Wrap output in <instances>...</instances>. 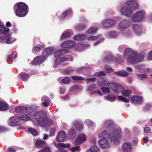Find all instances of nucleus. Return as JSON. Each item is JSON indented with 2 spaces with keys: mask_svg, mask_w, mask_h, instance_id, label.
<instances>
[{
  "mask_svg": "<svg viewBox=\"0 0 152 152\" xmlns=\"http://www.w3.org/2000/svg\"><path fill=\"white\" fill-rule=\"evenodd\" d=\"M124 58L128 63L135 64L140 62L144 59V57L143 55L139 54L137 51L131 48H127L125 50Z\"/></svg>",
  "mask_w": 152,
  "mask_h": 152,
  "instance_id": "f257e3e1",
  "label": "nucleus"
},
{
  "mask_svg": "<svg viewBox=\"0 0 152 152\" xmlns=\"http://www.w3.org/2000/svg\"><path fill=\"white\" fill-rule=\"evenodd\" d=\"M112 134L107 130H104L99 134L100 137L108 138L111 142L115 144H117L119 143V139L120 137L121 131L119 129H113Z\"/></svg>",
  "mask_w": 152,
  "mask_h": 152,
  "instance_id": "f03ea898",
  "label": "nucleus"
},
{
  "mask_svg": "<svg viewBox=\"0 0 152 152\" xmlns=\"http://www.w3.org/2000/svg\"><path fill=\"white\" fill-rule=\"evenodd\" d=\"M34 117L38 124L40 126L47 127L52 124V121L48 118L47 113L44 111L35 113Z\"/></svg>",
  "mask_w": 152,
  "mask_h": 152,
  "instance_id": "7ed1b4c3",
  "label": "nucleus"
},
{
  "mask_svg": "<svg viewBox=\"0 0 152 152\" xmlns=\"http://www.w3.org/2000/svg\"><path fill=\"white\" fill-rule=\"evenodd\" d=\"M131 8L133 9H138L137 1L136 0H131L128 1L126 6L123 7L121 9V13L124 15L127 16H130L133 13Z\"/></svg>",
  "mask_w": 152,
  "mask_h": 152,
  "instance_id": "20e7f679",
  "label": "nucleus"
},
{
  "mask_svg": "<svg viewBox=\"0 0 152 152\" xmlns=\"http://www.w3.org/2000/svg\"><path fill=\"white\" fill-rule=\"evenodd\" d=\"M17 9L15 10V6H14V12L16 15L18 17H21L25 16L28 11V6L25 3L20 2L17 5Z\"/></svg>",
  "mask_w": 152,
  "mask_h": 152,
  "instance_id": "39448f33",
  "label": "nucleus"
},
{
  "mask_svg": "<svg viewBox=\"0 0 152 152\" xmlns=\"http://www.w3.org/2000/svg\"><path fill=\"white\" fill-rule=\"evenodd\" d=\"M83 128V126L80 124L77 121H73L72 124V128L69 131L68 137L70 139H74L76 136V131H80Z\"/></svg>",
  "mask_w": 152,
  "mask_h": 152,
  "instance_id": "423d86ee",
  "label": "nucleus"
},
{
  "mask_svg": "<svg viewBox=\"0 0 152 152\" xmlns=\"http://www.w3.org/2000/svg\"><path fill=\"white\" fill-rule=\"evenodd\" d=\"M107 85L109 88H111L114 91L113 94L114 95L119 94L120 92L122 89V86L115 82H107Z\"/></svg>",
  "mask_w": 152,
  "mask_h": 152,
  "instance_id": "0eeeda50",
  "label": "nucleus"
},
{
  "mask_svg": "<svg viewBox=\"0 0 152 152\" xmlns=\"http://www.w3.org/2000/svg\"><path fill=\"white\" fill-rule=\"evenodd\" d=\"M145 14L144 10H140L137 12L133 15L132 20L134 22H141Z\"/></svg>",
  "mask_w": 152,
  "mask_h": 152,
  "instance_id": "6e6552de",
  "label": "nucleus"
},
{
  "mask_svg": "<svg viewBox=\"0 0 152 152\" xmlns=\"http://www.w3.org/2000/svg\"><path fill=\"white\" fill-rule=\"evenodd\" d=\"M53 143L56 147L61 151L59 152H68L66 150H64V148H68L70 147L69 143L66 144L64 143H57L54 141H53Z\"/></svg>",
  "mask_w": 152,
  "mask_h": 152,
  "instance_id": "1a4fd4ad",
  "label": "nucleus"
},
{
  "mask_svg": "<svg viewBox=\"0 0 152 152\" xmlns=\"http://www.w3.org/2000/svg\"><path fill=\"white\" fill-rule=\"evenodd\" d=\"M115 22L113 20L108 19L103 20L101 23L102 26L105 28H109L114 26Z\"/></svg>",
  "mask_w": 152,
  "mask_h": 152,
  "instance_id": "9d476101",
  "label": "nucleus"
},
{
  "mask_svg": "<svg viewBox=\"0 0 152 152\" xmlns=\"http://www.w3.org/2000/svg\"><path fill=\"white\" fill-rule=\"evenodd\" d=\"M31 111V109L29 108V111H27V112H26L23 113L21 117L19 116L20 120L26 121L30 120V118L29 115H30L32 113Z\"/></svg>",
  "mask_w": 152,
  "mask_h": 152,
  "instance_id": "9b49d317",
  "label": "nucleus"
},
{
  "mask_svg": "<svg viewBox=\"0 0 152 152\" xmlns=\"http://www.w3.org/2000/svg\"><path fill=\"white\" fill-rule=\"evenodd\" d=\"M131 24V23L129 20H123L120 22L118 24V27L121 29H125L129 27Z\"/></svg>",
  "mask_w": 152,
  "mask_h": 152,
  "instance_id": "f8f14e48",
  "label": "nucleus"
},
{
  "mask_svg": "<svg viewBox=\"0 0 152 152\" xmlns=\"http://www.w3.org/2000/svg\"><path fill=\"white\" fill-rule=\"evenodd\" d=\"M46 59V57L44 56H39L37 57L32 61V65H37L41 64L45 61Z\"/></svg>",
  "mask_w": 152,
  "mask_h": 152,
  "instance_id": "ddd939ff",
  "label": "nucleus"
},
{
  "mask_svg": "<svg viewBox=\"0 0 152 152\" xmlns=\"http://www.w3.org/2000/svg\"><path fill=\"white\" fill-rule=\"evenodd\" d=\"M66 137L65 132L61 131L58 132L56 137V140L59 142H63L65 140Z\"/></svg>",
  "mask_w": 152,
  "mask_h": 152,
  "instance_id": "4468645a",
  "label": "nucleus"
},
{
  "mask_svg": "<svg viewBox=\"0 0 152 152\" xmlns=\"http://www.w3.org/2000/svg\"><path fill=\"white\" fill-rule=\"evenodd\" d=\"M99 143L101 147L103 149H106L110 147L109 143L105 138L100 140L99 142Z\"/></svg>",
  "mask_w": 152,
  "mask_h": 152,
  "instance_id": "2eb2a0df",
  "label": "nucleus"
},
{
  "mask_svg": "<svg viewBox=\"0 0 152 152\" xmlns=\"http://www.w3.org/2000/svg\"><path fill=\"white\" fill-rule=\"evenodd\" d=\"M75 42L73 41L68 40L62 43L61 45L62 48H71L75 46Z\"/></svg>",
  "mask_w": 152,
  "mask_h": 152,
  "instance_id": "dca6fc26",
  "label": "nucleus"
},
{
  "mask_svg": "<svg viewBox=\"0 0 152 152\" xmlns=\"http://www.w3.org/2000/svg\"><path fill=\"white\" fill-rule=\"evenodd\" d=\"M86 139V136L84 134H80L77 137L75 142L76 145L85 142Z\"/></svg>",
  "mask_w": 152,
  "mask_h": 152,
  "instance_id": "f3484780",
  "label": "nucleus"
},
{
  "mask_svg": "<svg viewBox=\"0 0 152 152\" xmlns=\"http://www.w3.org/2000/svg\"><path fill=\"white\" fill-rule=\"evenodd\" d=\"M4 39L5 40V42L7 44H10L12 43L14 41L16 40V39L14 38L7 35L4 37H1L0 38V41L3 42V40Z\"/></svg>",
  "mask_w": 152,
  "mask_h": 152,
  "instance_id": "a211bd4d",
  "label": "nucleus"
},
{
  "mask_svg": "<svg viewBox=\"0 0 152 152\" xmlns=\"http://www.w3.org/2000/svg\"><path fill=\"white\" fill-rule=\"evenodd\" d=\"M131 101L132 103L134 104H139L141 103L142 101V99L140 96H135L132 97Z\"/></svg>",
  "mask_w": 152,
  "mask_h": 152,
  "instance_id": "6ab92c4d",
  "label": "nucleus"
},
{
  "mask_svg": "<svg viewBox=\"0 0 152 152\" xmlns=\"http://www.w3.org/2000/svg\"><path fill=\"white\" fill-rule=\"evenodd\" d=\"M132 29L134 33L137 35H140L142 33L141 26L137 24H133L132 25Z\"/></svg>",
  "mask_w": 152,
  "mask_h": 152,
  "instance_id": "aec40b11",
  "label": "nucleus"
},
{
  "mask_svg": "<svg viewBox=\"0 0 152 152\" xmlns=\"http://www.w3.org/2000/svg\"><path fill=\"white\" fill-rule=\"evenodd\" d=\"M20 121L19 116L11 117L9 119V125L11 126H14L17 125V123Z\"/></svg>",
  "mask_w": 152,
  "mask_h": 152,
  "instance_id": "412c9836",
  "label": "nucleus"
},
{
  "mask_svg": "<svg viewBox=\"0 0 152 152\" xmlns=\"http://www.w3.org/2000/svg\"><path fill=\"white\" fill-rule=\"evenodd\" d=\"M124 152H132V147L129 142H124L122 145Z\"/></svg>",
  "mask_w": 152,
  "mask_h": 152,
  "instance_id": "4be33fe9",
  "label": "nucleus"
},
{
  "mask_svg": "<svg viewBox=\"0 0 152 152\" xmlns=\"http://www.w3.org/2000/svg\"><path fill=\"white\" fill-rule=\"evenodd\" d=\"M16 112L20 113H23L26 112H27L29 111V108L23 106H19L15 108Z\"/></svg>",
  "mask_w": 152,
  "mask_h": 152,
  "instance_id": "5701e85b",
  "label": "nucleus"
},
{
  "mask_svg": "<svg viewBox=\"0 0 152 152\" xmlns=\"http://www.w3.org/2000/svg\"><path fill=\"white\" fill-rule=\"evenodd\" d=\"M68 52V50L66 49H63L58 50L56 51L54 53V56L56 57H58L64 54L67 53Z\"/></svg>",
  "mask_w": 152,
  "mask_h": 152,
  "instance_id": "b1692460",
  "label": "nucleus"
},
{
  "mask_svg": "<svg viewBox=\"0 0 152 152\" xmlns=\"http://www.w3.org/2000/svg\"><path fill=\"white\" fill-rule=\"evenodd\" d=\"M119 32L117 31H111L108 32L106 34V37L108 38H115L119 36Z\"/></svg>",
  "mask_w": 152,
  "mask_h": 152,
  "instance_id": "393cba45",
  "label": "nucleus"
},
{
  "mask_svg": "<svg viewBox=\"0 0 152 152\" xmlns=\"http://www.w3.org/2000/svg\"><path fill=\"white\" fill-rule=\"evenodd\" d=\"M54 50V49L50 48H46L43 50L42 54L45 57L53 53Z\"/></svg>",
  "mask_w": 152,
  "mask_h": 152,
  "instance_id": "a878e982",
  "label": "nucleus"
},
{
  "mask_svg": "<svg viewBox=\"0 0 152 152\" xmlns=\"http://www.w3.org/2000/svg\"><path fill=\"white\" fill-rule=\"evenodd\" d=\"M89 46L90 45L89 44H86L80 43L77 44L76 49L77 50L80 51L88 48Z\"/></svg>",
  "mask_w": 152,
  "mask_h": 152,
  "instance_id": "bb28decb",
  "label": "nucleus"
},
{
  "mask_svg": "<svg viewBox=\"0 0 152 152\" xmlns=\"http://www.w3.org/2000/svg\"><path fill=\"white\" fill-rule=\"evenodd\" d=\"M113 73L118 76L124 77H127L129 75V73L124 70L114 72Z\"/></svg>",
  "mask_w": 152,
  "mask_h": 152,
  "instance_id": "cd10ccee",
  "label": "nucleus"
},
{
  "mask_svg": "<svg viewBox=\"0 0 152 152\" xmlns=\"http://www.w3.org/2000/svg\"><path fill=\"white\" fill-rule=\"evenodd\" d=\"M41 100L45 106H48L50 105V101L49 98L46 96H43L41 98Z\"/></svg>",
  "mask_w": 152,
  "mask_h": 152,
  "instance_id": "c85d7f7f",
  "label": "nucleus"
},
{
  "mask_svg": "<svg viewBox=\"0 0 152 152\" xmlns=\"http://www.w3.org/2000/svg\"><path fill=\"white\" fill-rule=\"evenodd\" d=\"M104 128H108L109 129L113 127V123L111 120H107L104 122Z\"/></svg>",
  "mask_w": 152,
  "mask_h": 152,
  "instance_id": "c756f323",
  "label": "nucleus"
},
{
  "mask_svg": "<svg viewBox=\"0 0 152 152\" xmlns=\"http://www.w3.org/2000/svg\"><path fill=\"white\" fill-rule=\"evenodd\" d=\"M86 36L84 34H79L75 36L74 39L76 41L83 40L86 39Z\"/></svg>",
  "mask_w": 152,
  "mask_h": 152,
  "instance_id": "7c9ffc66",
  "label": "nucleus"
},
{
  "mask_svg": "<svg viewBox=\"0 0 152 152\" xmlns=\"http://www.w3.org/2000/svg\"><path fill=\"white\" fill-rule=\"evenodd\" d=\"M136 68L138 69V70L140 72H141L142 70H143V71L146 72H148L150 69L149 68H147L146 67H144V66L142 65H138L136 66Z\"/></svg>",
  "mask_w": 152,
  "mask_h": 152,
  "instance_id": "2f4dec72",
  "label": "nucleus"
},
{
  "mask_svg": "<svg viewBox=\"0 0 152 152\" xmlns=\"http://www.w3.org/2000/svg\"><path fill=\"white\" fill-rule=\"evenodd\" d=\"M108 81V79L106 78H101L99 80V84L100 86L102 87V86H105L106 84H107Z\"/></svg>",
  "mask_w": 152,
  "mask_h": 152,
  "instance_id": "473e14b6",
  "label": "nucleus"
},
{
  "mask_svg": "<svg viewBox=\"0 0 152 152\" xmlns=\"http://www.w3.org/2000/svg\"><path fill=\"white\" fill-rule=\"evenodd\" d=\"M45 142L42 140H37L36 143V146L37 148H42L45 145Z\"/></svg>",
  "mask_w": 152,
  "mask_h": 152,
  "instance_id": "72a5a7b5",
  "label": "nucleus"
},
{
  "mask_svg": "<svg viewBox=\"0 0 152 152\" xmlns=\"http://www.w3.org/2000/svg\"><path fill=\"white\" fill-rule=\"evenodd\" d=\"M97 29L96 27H91L86 31V33L87 34H94L96 32Z\"/></svg>",
  "mask_w": 152,
  "mask_h": 152,
  "instance_id": "f704fd0d",
  "label": "nucleus"
},
{
  "mask_svg": "<svg viewBox=\"0 0 152 152\" xmlns=\"http://www.w3.org/2000/svg\"><path fill=\"white\" fill-rule=\"evenodd\" d=\"M114 57L112 55H110L104 58L103 61L104 62H112L114 61Z\"/></svg>",
  "mask_w": 152,
  "mask_h": 152,
  "instance_id": "c9c22d12",
  "label": "nucleus"
},
{
  "mask_svg": "<svg viewBox=\"0 0 152 152\" xmlns=\"http://www.w3.org/2000/svg\"><path fill=\"white\" fill-rule=\"evenodd\" d=\"M116 96L110 94L104 97L105 99L111 102L115 101L116 100Z\"/></svg>",
  "mask_w": 152,
  "mask_h": 152,
  "instance_id": "e433bc0d",
  "label": "nucleus"
},
{
  "mask_svg": "<svg viewBox=\"0 0 152 152\" xmlns=\"http://www.w3.org/2000/svg\"><path fill=\"white\" fill-rule=\"evenodd\" d=\"M121 92L122 95L124 96L128 97L129 96L131 92L130 91L128 90H125L124 88L122 87V89L120 92V93Z\"/></svg>",
  "mask_w": 152,
  "mask_h": 152,
  "instance_id": "4c0bfd02",
  "label": "nucleus"
},
{
  "mask_svg": "<svg viewBox=\"0 0 152 152\" xmlns=\"http://www.w3.org/2000/svg\"><path fill=\"white\" fill-rule=\"evenodd\" d=\"M8 108V105L7 104L0 101V110H6Z\"/></svg>",
  "mask_w": 152,
  "mask_h": 152,
  "instance_id": "58836bf2",
  "label": "nucleus"
},
{
  "mask_svg": "<svg viewBox=\"0 0 152 152\" xmlns=\"http://www.w3.org/2000/svg\"><path fill=\"white\" fill-rule=\"evenodd\" d=\"M68 59L66 57H61L57 58L55 61V64H60L63 62L64 61H66Z\"/></svg>",
  "mask_w": 152,
  "mask_h": 152,
  "instance_id": "ea45409f",
  "label": "nucleus"
},
{
  "mask_svg": "<svg viewBox=\"0 0 152 152\" xmlns=\"http://www.w3.org/2000/svg\"><path fill=\"white\" fill-rule=\"evenodd\" d=\"M99 150V149L97 146L93 145L91 147L90 149L88 150L87 152H97Z\"/></svg>",
  "mask_w": 152,
  "mask_h": 152,
  "instance_id": "a19ab883",
  "label": "nucleus"
},
{
  "mask_svg": "<svg viewBox=\"0 0 152 152\" xmlns=\"http://www.w3.org/2000/svg\"><path fill=\"white\" fill-rule=\"evenodd\" d=\"M102 35L100 34L97 36H91L88 37L87 38V40L89 41H93L101 37Z\"/></svg>",
  "mask_w": 152,
  "mask_h": 152,
  "instance_id": "79ce46f5",
  "label": "nucleus"
},
{
  "mask_svg": "<svg viewBox=\"0 0 152 152\" xmlns=\"http://www.w3.org/2000/svg\"><path fill=\"white\" fill-rule=\"evenodd\" d=\"M9 29L5 26H2L0 27V33L1 34H7L9 31Z\"/></svg>",
  "mask_w": 152,
  "mask_h": 152,
  "instance_id": "37998d69",
  "label": "nucleus"
},
{
  "mask_svg": "<svg viewBox=\"0 0 152 152\" xmlns=\"http://www.w3.org/2000/svg\"><path fill=\"white\" fill-rule=\"evenodd\" d=\"M21 78L23 81H26L28 79L29 75L24 72H22L20 74Z\"/></svg>",
  "mask_w": 152,
  "mask_h": 152,
  "instance_id": "c03bdc74",
  "label": "nucleus"
},
{
  "mask_svg": "<svg viewBox=\"0 0 152 152\" xmlns=\"http://www.w3.org/2000/svg\"><path fill=\"white\" fill-rule=\"evenodd\" d=\"M85 124L88 127H92L94 126V123L90 119H86L84 121Z\"/></svg>",
  "mask_w": 152,
  "mask_h": 152,
  "instance_id": "a18cd8bd",
  "label": "nucleus"
},
{
  "mask_svg": "<svg viewBox=\"0 0 152 152\" xmlns=\"http://www.w3.org/2000/svg\"><path fill=\"white\" fill-rule=\"evenodd\" d=\"M72 34L68 32H66L63 33L62 35L61 38V39H64L65 38L71 36Z\"/></svg>",
  "mask_w": 152,
  "mask_h": 152,
  "instance_id": "49530a36",
  "label": "nucleus"
},
{
  "mask_svg": "<svg viewBox=\"0 0 152 152\" xmlns=\"http://www.w3.org/2000/svg\"><path fill=\"white\" fill-rule=\"evenodd\" d=\"M72 11L71 9H69L67 11L65 12L62 15V17L63 18H65L66 15L69 16L72 14Z\"/></svg>",
  "mask_w": 152,
  "mask_h": 152,
  "instance_id": "de8ad7c7",
  "label": "nucleus"
},
{
  "mask_svg": "<svg viewBox=\"0 0 152 152\" xmlns=\"http://www.w3.org/2000/svg\"><path fill=\"white\" fill-rule=\"evenodd\" d=\"M116 62L118 64H121L123 61V60L120 55H118L115 59Z\"/></svg>",
  "mask_w": 152,
  "mask_h": 152,
  "instance_id": "09e8293b",
  "label": "nucleus"
},
{
  "mask_svg": "<svg viewBox=\"0 0 152 152\" xmlns=\"http://www.w3.org/2000/svg\"><path fill=\"white\" fill-rule=\"evenodd\" d=\"M106 75V73L104 71H102L99 72L97 74V72H95L92 76H94L96 75L98 77H100L101 76H105Z\"/></svg>",
  "mask_w": 152,
  "mask_h": 152,
  "instance_id": "8fccbe9b",
  "label": "nucleus"
},
{
  "mask_svg": "<svg viewBox=\"0 0 152 152\" xmlns=\"http://www.w3.org/2000/svg\"><path fill=\"white\" fill-rule=\"evenodd\" d=\"M28 131L31 133L32 135L34 136H36L37 134V133L36 131L34 129L31 128H30L28 129Z\"/></svg>",
  "mask_w": 152,
  "mask_h": 152,
  "instance_id": "3c124183",
  "label": "nucleus"
},
{
  "mask_svg": "<svg viewBox=\"0 0 152 152\" xmlns=\"http://www.w3.org/2000/svg\"><path fill=\"white\" fill-rule=\"evenodd\" d=\"M118 97L119 99L121 101H123L126 103H128L129 102V99L122 96H118Z\"/></svg>",
  "mask_w": 152,
  "mask_h": 152,
  "instance_id": "603ef678",
  "label": "nucleus"
},
{
  "mask_svg": "<svg viewBox=\"0 0 152 152\" xmlns=\"http://www.w3.org/2000/svg\"><path fill=\"white\" fill-rule=\"evenodd\" d=\"M104 70L107 73H110L113 71V70L109 66L107 65L105 66Z\"/></svg>",
  "mask_w": 152,
  "mask_h": 152,
  "instance_id": "864d4df0",
  "label": "nucleus"
},
{
  "mask_svg": "<svg viewBox=\"0 0 152 152\" xmlns=\"http://www.w3.org/2000/svg\"><path fill=\"white\" fill-rule=\"evenodd\" d=\"M101 89L103 92L106 94H108L110 92L109 88L106 87H102Z\"/></svg>",
  "mask_w": 152,
  "mask_h": 152,
  "instance_id": "5fc2aeb1",
  "label": "nucleus"
},
{
  "mask_svg": "<svg viewBox=\"0 0 152 152\" xmlns=\"http://www.w3.org/2000/svg\"><path fill=\"white\" fill-rule=\"evenodd\" d=\"M71 77L73 80H83L85 79L84 78L81 76H72Z\"/></svg>",
  "mask_w": 152,
  "mask_h": 152,
  "instance_id": "6e6d98bb",
  "label": "nucleus"
},
{
  "mask_svg": "<svg viewBox=\"0 0 152 152\" xmlns=\"http://www.w3.org/2000/svg\"><path fill=\"white\" fill-rule=\"evenodd\" d=\"M74 70L75 69L74 68H72L64 71L63 73L64 74L68 75L72 73Z\"/></svg>",
  "mask_w": 152,
  "mask_h": 152,
  "instance_id": "4d7b16f0",
  "label": "nucleus"
},
{
  "mask_svg": "<svg viewBox=\"0 0 152 152\" xmlns=\"http://www.w3.org/2000/svg\"><path fill=\"white\" fill-rule=\"evenodd\" d=\"M71 79L69 77H66L62 80V82L65 84H68L71 81Z\"/></svg>",
  "mask_w": 152,
  "mask_h": 152,
  "instance_id": "13d9d810",
  "label": "nucleus"
},
{
  "mask_svg": "<svg viewBox=\"0 0 152 152\" xmlns=\"http://www.w3.org/2000/svg\"><path fill=\"white\" fill-rule=\"evenodd\" d=\"M39 152H51L50 149L49 147H46Z\"/></svg>",
  "mask_w": 152,
  "mask_h": 152,
  "instance_id": "bf43d9fd",
  "label": "nucleus"
},
{
  "mask_svg": "<svg viewBox=\"0 0 152 152\" xmlns=\"http://www.w3.org/2000/svg\"><path fill=\"white\" fill-rule=\"evenodd\" d=\"M147 76L145 74H139L138 75V77L140 80H143L146 78Z\"/></svg>",
  "mask_w": 152,
  "mask_h": 152,
  "instance_id": "052dcab7",
  "label": "nucleus"
},
{
  "mask_svg": "<svg viewBox=\"0 0 152 152\" xmlns=\"http://www.w3.org/2000/svg\"><path fill=\"white\" fill-rule=\"evenodd\" d=\"M79 146H77L76 147L71 148H70V150L72 152H75L76 151H79Z\"/></svg>",
  "mask_w": 152,
  "mask_h": 152,
  "instance_id": "680f3d73",
  "label": "nucleus"
},
{
  "mask_svg": "<svg viewBox=\"0 0 152 152\" xmlns=\"http://www.w3.org/2000/svg\"><path fill=\"white\" fill-rule=\"evenodd\" d=\"M147 58L149 60H152V50L148 53Z\"/></svg>",
  "mask_w": 152,
  "mask_h": 152,
  "instance_id": "e2e57ef3",
  "label": "nucleus"
},
{
  "mask_svg": "<svg viewBox=\"0 0 152 152\" xmlns=\"http://www.w3.org/2000/svg\"><path fill=\"white\" fill-rule=\"evenodd\" d=\"M40 48L39 47L36 46L34 47L32 50L33 52L35 53L37 52L38 51L40 50Z\"/></svg>",
  "mask_w": 152,
  "mask_h": 152,
  "instance_id": "0e129e2a",
  "label": "nucleus"
},
{
  "mask_svg": "<svg viewBox=\"0 0 152 152\" xmlns=\"http://www.w3.org/2000/svg\"><path fill=\"white\" fill-rule=\"evenodd\" d=\"M15 56L13 54H12L11 55L8 56L7 58L8 61H9V62L10 61L11 59H12V58H15Z\"/></svg>",
  "mask_w": 152,
  "mask_h": 152,
  "instance_id": "69168bd1",
  "label": "nucleus"
},
{
  "mask_svg": "<svg viewBox=\"0 0 152 152\" xmlns=\"http://www.w3.org/2000/svg\"><path fill=\"white\" fill-rule=\"evenodd\" d=\"M96 88V85L93 84L90 86H89L88 87V89L89 90H92Z\"/></svg>",
  "mask_w": 152,
  "mask_h": 152,
  "instance_id": "338daca9",
  "label": "nucleus"
},
{
  "mask_svg": "<svg viewBox=\"0 0 152 152\" xmlns=\"http://www.w3.org/2000/svg\"><path fill=\"white\" fill-rule=\"evenodd\" d=\"M125 48V45H122L118 47V50L119 52H121Z\"/></svg>",
  "mask_w": 152,
  "mask_h": 152,
  "instance_id": "774afa93",
  "label": "nucleus"
}]
</instances>
